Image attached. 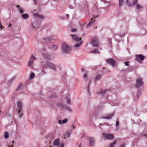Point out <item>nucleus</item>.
<instances>
[{
	"instance_id": "obj_1",
	"label": "nucleus",
	"mask_w": 147,
	"mask_h": 147,
	"mask_svg": "<svg viewBox=\"0 0 147 147\" xmlns=\"http://www.w3.org/2000/svg\"><path fill=\"white\" fill-rule=\"evenodd\" d=\"M71 50L69 46L65 43H63L62 45V52L63 53H68Z\"/></svg>"
},
{
	"instance_id": "obj_2",
	"label": "nucleus",
	"mask_w": 147,
	"mask_h": 147,
	"mask_svg": "<svg viewBox=\"0 0 147 147\" xmlns=\"http://www.w3.org/2000/svg\"><path fill=\"white\" fill-rule=\"evenodd\" d=\"M91 44L93 47H98L99 44L98 38L96 36L93 37Z\"/></svg>"
},
{
	"instance_id": "obj_3",
	"label": "nucleus",
	"mask_w": 147,
	"mask_h": 147,
	"mask_svg": "<svg viewBox=\"0 0 147 147\" xmlns=\"http://www.w3.org/2000/svg\"><path fill=\"white\" fill-rule=\"evenodd\" d=\"M143 83L142 82V79L141 78H139L136 80V84L135 85V87L137 88L141 86L143 84Z\"/></svg>"
},
{
	"instance_id": "obj_4",
	"label": "nucleus",
	"mask_w": 147,
	"mask_h": 147,
	"mask_svg": "<svg viewBox=\"0 0 147 147\" xmlns=\"http://www.w3.org/2000/svg\"><path fill=\"white\" fill-rule=\"evenodd\" d=\"M36 59L35 57L33 55H32L28 63V66H32L33 63V61L35 60Z\"/></svg>"
},
{
	"instance_id": "obj_5",
	"label": "nucleus",
	"mask_w": 147,
	"mask_h": 147,
	"mask_svg": "<svg viewBox=\"0 0 147 147\" xmlns=\"http://www.w3.org/2000/svg\"><path fill=\"white\" fill-rule=\"evenodd\" d=\"M106 61L108 63L113 67H114L116 64L115 61L112 58H109L107 59Z\"/></svg>"
},
{
	"instance_id": "obj_6",
	"label": "nucleus",
	"mask_w": 147,
	"mask_h": 147,
	"mask_svg": "<svg viewBox=\"0 0 147 147\" xmlns=\"http://www.w3.org/2000/svg\"><path fill=\"white\" fill-rule=\"evenodd\" d=\"M46 64L47 66L53 70L55 71L56 70L55 66L53 63L50 62H47L46 63Z\"/></svg>"
},
{
	"instance_id": "obj_7",
	"label": "nucleus",
	"mask_w": 147,
	"mask_h": 147,
	"mask_svg": "<svg viewBox=\"0 0 147 147\" xmlns=\"http://www.w3.org/2000/svg\"><path fill=\"white\" fill-rule=\"evenodd\" d=\"M144 57L142 55L140 54L136 56L135 59L136 61H139V60L142 61L144 59Z\"/></svg>"
},
{
	"instance_id": "obj_8",
	"label": "nucleus",
	"mask_w": 147,
	"mask_h": 147,
	"mask_svg": "<svg viewBox=\"0 0 147 147\" xmlns=\"http://www.w3.org/2000/svg\"><path fill=\"white\" fill-rule=\"evenodd\" d=\"M105 138L108 140H113L114 138V136L111 134H106L105 135Z\"/></svg>"
},
{
	"instance_id": "obj_9",
	"label": "nucleus",
	"mask_w": 147,
	"mask_h": 147,
	"mask_svg": "<svg viewBox=\"0 0 147 147\" xmlns=\"http://www.w3.org/2000/svg\"><path fill=\"white\" fill-rule=\"evenodd\" d=\"M53 39L51 36H49L47 38H44L43 39V42L45 43H47Z\"/></svg>"
},
{
	"instance_id": "obj_10",
	"label": "nucleus",
	"mask_w": 147,
	"mask_h": 147,
	"mask_svg": "<svg viewBox=\"0 0 147 147\" xmlns=\"http://www.w3.org/2000/svg\"><path fill=\"white\" fill-rule=\"evenodd\" d=\"M71 36L73 39L77 41H78L80 40L81 39V38H79L75 35L71 34Z\"/></svg>"
},
{
	"instance_id": "obj_11",
	"label": "nucleus",
	"mask_w": 147,
	"mask_h": 147,
	"mask_svg": "<svg viewBox=\"0 0 147 147\" xmlns=\"http://www.w3.org/2000/svg\"><path fill=\"white\" fill-rule=\"evenodd\" d=\"M114 113L110 114L108 115L106 117H101L102 119H111Z\"/></svg>"
},
{
	"instance_id": "obj_12",
	"label": "nucleus",
	"mask_w": 147,
	"mask_h": 147,
	"mask_svg": "<svg viewBox=\"0 0 147 147\" xmlns=\"http://www.w3.org/2000/svg\"><path fill=\"white\" fill-rule=\"evenodd\" d=\"M88 140L89 141L90 145L93 146L94 145L95 141L93 138H90Z\"/></svg>"
},
{
	"instance_id": "obj_13",
	"label": "nucleus",
	"mask_w": 147,
	"mask_h": 147,
	"mask_svg": "<svg viewBox=\"0 0 147 147\" xmlns=\"http://www.w3.org/2000/svg\"><path fill=\"white\" fill-rule=\"evenodd\" d=\"M42 55L43 57L47 59H49L51 58V57L50 55L46 53H42Z\"/></svg>"
},
{
	"instance_id": "obj_14",
	"label": "nucleus",
	"mask_w": 147,
	"mask_h": 147,
	"mask_svg": "<svg viewBox=\"0 0 147 147\" xmlns=\"http://www.w3.org/2000/svg\"><path fill=\"white\" fill-rule=\"evenodd\" d=\"M32 26L35 28H37L39 26V24L38 22H36L32 24Z\"/></svg>"
},
{
	"instance_id": "obj_15",
	"label": "nucleus",
	"mask_w": 147,
	"mask_h": 147,
	"mask_svg": "<svg viewBox=\"0 0 147 147\" xmlns=\"http://www.w3.org/2000/svg\"><path fill=\"white\" fill-rule=\"evenodd\" d=\"M60 142L59 139H57L55 140L53 142V145L54 146H58Z\"/></svg>"
},
{
	"instance_id": "obj_16",
	"label": "nucleus",
	"mask_w": 147,
	"mask_h": 147,
	"mask_svg": "<svg viewBox=\"0 0 147 147\" xmlns=\"http://www.w3.org/2000/svg\"><path fill=\"white\" fill-rule=\"evenodd\" d=\"M67 119H65L63 120L62 121L61 120H59L58 121V123L59 124H63L66 123L67 121Z\"/></svg>"
},
{
	"instance_id": "obj_17",
	"label": "nucleus",
	"mask_w": 147,
	"mask_h": 147,
	"mask_svg": "<svg viewBox=\"0 0 147 147\" xmlns=\"http://www.w3.org/2000/svg\"><path fill=\"white\" fill-rule=\"evenodd\" d=\"M17 105L18 107L20 109H21L22 108V102L20 101H18L17 102Z\"/></svg>"
},
{
	"instance_id": "obj_18",
	"label": "nucleus",
	"mask_w": 147,
	"mask_h": 147,
	"mask_svg": "<svg viewBox=\"0 0 147 147\" xmlns=\"http://www.w3.org/2000/svg\"><path fill=\"white\" fill-rule=\"evenodd\" d=\"M22 17L24 19H27L29 18V16L27 13L23 14L22 15Z\"/></svg>"
},
{
	"instance_id": "obj_19",
	"label": "nucleus",
	"mask_w": 147,
	"mask_h": 147,
	"mask_svg": "<svg viewBox=\"0 0 147 147\" xmlns=\"http://www.w3.org/2000/svg\"><path fill=\"white\" fill-rule=\"evenodd\" d=\"M102 77L101 76L100 74H98L94 78L95 81H97L100 79Z\"/></svg>"
},
{
	"instance_id": "obj_20",
	"label": "nucleus",
	"mask_w": 147,
	"mask_h": 147,
	"mask_svg": "<svg viewBox=\"0 0 147 147\" xmlns=\"http://www.w3.org/2000/svg\"><path fill=\"white\" fill-rule=\"evenodd\" d=\"M16 7L18 8V10L21 13L23 12L24 10L22 8L20 7L19 5H17Z\"/></svg>"
},
{
	"instance_id": "obj_21",
	"label": "nucleus",
	"mask_w": 147,
	"mask_h": 147,
	"mask_svg": "<svg viewBox=\"0 0 147 147\" xmlns=\"http://www.w3.org/2000/svg\"><path fill=\"white\" fill-rule=\"evenodd\" d=\"M117 140H115L113 143H111L109 145V147H113L115 144L117 143Z\"/></svg>"
},
{
	"instance_id": "obj_22",
	"label": "nucleus",
	"mask_w": 147,
	"mask_h": 147,
	"mask_svg": "<svg viewBox=\"0 0 147 147\" xmlns=\"http://www.w3.org/2000/svg\"><path fill=\"white\" fill-rule=\"evenodd\" d=\"M4 137L5 139H7L9 138V134L8 132L6 131L4 134Z\"/></svg>"
},
{
	"instance_id": "obj_23",
	"label": "nucleus",
	"mask_w": 147,
	"mask_h": 147,
	"mask_svg": "<svg viewBox=\"0 0 147 147\" xmlns=\"http://www.w3.org/2000/svg\"><path fill=\"white\" fill-rule=\"evenodd\" d=\"M34 15L35 16H36L37 17L41 19L43 18V16H42V15H39L37 14H34Z\"/></svg>"
},
{
	"instance_id": "obj_24",
	"label": "nucleus",
	"mask_w": 147,
	"mask_h": 147,
	"mask_svg": "<svg viewBox=\"0 0 147 147\" xmlns=\"http://www.w3.org/2000/svg\"><path fill=\"white\" fill-rule=\"evenodd\" d=\"M107 91H110V90L109 89L107 90ZM106 90H105L103 91H101L100 92V94H102V96H104L105 95V93L106 92Z\"/></svg>"
},
{
	"instance_id": "obj_25",
	"label": "nucleus",
	"mask_w": 147,
	"mask_h": 147,
	"mask_svg": "<svg viewBox=\"0 0 147 147\" xmlns=\"http://www.w3.org/2000/svg\"><path fill=\"white\" fill-rule=\"evenodd\" d=\"M90 53H99V52L98 51V49H95L93 51H91L90 52Z\"/></svg>"
},
{
	"instance_id": "obj_26",
	"label": "nucleus",
	"mask_w": 147,
	"mask_h": 147,
	"mask_svg": "<svg viewBox=\"0 0 147 147\" xmlns=\"http://www.w3.org/2000/svg\"><path fill=\"white\" fill-rule=\"evenodd\" d=\"M15 77L9 80L8 82V84L10 85L13 82V81L15 79Z\"/></svg>"
},
{
	"instance_id": "obj_27",
	"label": "nucleus",
	"mask_w": 147,
	"mask_h": 147,
	"mask_svg": "<svg viewBox=\"0 0 147 147\" xmlns=\"http://www.w3.org/2000/svg\"><path fill=\"white\" fill-rule=\"evenodd\" d=\"M141 92L140 90H139L138 91L137 95V98H139L141 95Z\"/></svg>"
},
{
	"instance_id": "obj_28",
	"label": "nucleus",
	"mask_w": 147,
	"mask_h": 147,
	"mask_svg": "<svg viewBox=\"0 0 147 147\" xmlns=\"http://www.w3.org/2000/svg\"><path fill=\"white\" fill-rule=\"evenodd\" d=\"M22 84L21 83H20L18 86L17 88L16 89V90L17 91H18L19 90V89H20L22 87Z\"/></svg>"
},
{
	"instance_id": "obj_29",
	"label": "nucleus",
	"mask_w": 147,
	"mask_h": 147,
	"mask_svg": "<svg viewBox=\"0 0 147 147\" xmlns=\"http://www.w3.org/2000/svg\"><path fill=\"white\" fill-rule=\"evenodd\" d=\"M34 74L33 73H31L30 76V79H32L34 78Z\"/></svg>"
},
{
	"instance_id": "obj_30",
	"label": "nucleus",
	"mask_w": 147,
	"mask_h": 147,
	"mask_svg": "<svg viewBox=\"0 0 147 147\" xmlns=\"http://www.w3.org/2000/svg\"><path fill=\"white\" fill-rule=\"evenodd\" d=\"M82 44V42H80V43L76 44L74 45V47H79L81 46Z\"/></svg>"
},
{
	"instance_id": "obj_31",
	"label": "nucleus",
	"mask_w": 147,
	"mask_h": 147,
	"mask_svg": "<svg viewBox=\"0 0 147 147\" xmlns=\"http://www.w3.org/2000/svg\"><path fill=\"white\" fill-rule=\"evenodd\" d=\"M123 3V1H119V6L120 7H121Z\"/></svg>"
},
{
	"instance_id": "obj_32",
	"label": "nucleus",
	"mask_w": 147,
	"mask_h": 147,
	"mask_svg": "<svg viewBox=\"0 0 147 147\" xmlns=\"http://www.w3.org/2000/svg\"><path fill=\"white\" fill-rule=\"evenodd\" d=\"M91 82V81L90 80L89 82V84L88 85V86L87 87L88 88V93H89L90 92H89V86H90V84Z\"/></svg>"
},
{
	"instance_id": "obj_33",
	"label": "nucleus",
	"mask_w": 147,
	"mask_h": 147,
	"mask_svg": "<svg viewBox=\"0 0 147 147\" xmlns=\"http://www.w3.org/2000/svg\"><path fill=\"white\" fill-rule=\"evenodd\" d=\"M70 135V133L69 132H66L65 134V136L66 137H69Z\"/></svg>"
},
{
	"instance_id": "obj_34",
	"label": "nucleus",
	"mask_w": 147,
	"mask_h": 147,
	"mask_svg": "<svg viewBox=\"0 0 147 147\" xmlns=\"http://www.w3.org/2000/svg\"><path fill=\"white\" fill-rule=\"evenodd\" d=\"M142 7L139 4H136V8L137 9H140Z\"/></svg>"
},
{
	"instance_id": "obj_35",
	"label": "nucleus",
	"mask_w": 147,
	"mask_h": 147,
	"mask_svg": "<svg viewBox=\"0 0 147 147\" xmlns=\"http://www.w3.org/2000/svg\"><path fill=\"white\" fill-rule=\"evenodd\" d=\"M58 147H64V144L63 143H61L58 145Z\"/></svg>"
},
{
	"instance_id": "obj_36",
	"label": "nucleus",
	"mask_w": 147,
	"mask_h": 147,
	"mask_svg": "<svg viewBox=\"0 0 147 147\" xmlns=\"http://www.w3.org/2000/svg\"><path fill=\"white\" fill-rule=\"evenodd\" d=\"M137 0H134V1L133 2V5H136V4H137Z\"/></svg>"
},
{
	"instance_id": "obj_37",
	"label": "nucleus",
	"mask_w": 147,
	"mask_h": 147,
	"mask_svg": "<svg viewBox=\"0 0 147 147\" xmlns=\"http://www.w3.org/2000/svg\"><path fill=\"white\" fill-rule=\"evenodd\" d=\"M92 22L91 21L89 22V24L87 25L88 27L90 26L92 24Z\"/></svg>"
},
{
	"instance_id": "obj_38",
	"label": "nucleus",
	"mask_w": 147,
	"mask_h": 147,
	"mask_svg": "<svg viewBox=\"0 0 147 147\" xmlns=\"http://www.w3.org/2000/svg\"><path fill=\"white\" fill-rule=\"evenodd\" d=\"M83 78H84V79H87V78H88V76H87V74H84V76H83Z\"/></svg>"
},
{
	"instance_id": "obj_39",
	"label": "nucleus",
	"mask_w": 147,
	"mask_h": 147,
	"mask_svg": "<svg viewBox=\"0 0 147 147\" xmlns=\"http://www.w3.org/2000/svg\"><path fill=\"white\" fill-rule=\"evenodd\" d=\"M71 31L72 32H74L77 31V29L76 28H73L71 30Z\"/></svg>"
},
{
	"instance_id": "obj_40",
	"label": "nucleus",
	"mask_w": 147,
	"mask_h": 147,
	"mask_svg": "<svg viewBox=\"0 0 147 147\" xmlns=\"http://www.w3.org/2000/svg\"><path fill=\"white\" fill-rule=\"evenodd\" d=\"M67 103L68 104H70L71 100L69 98H67Z\"/></svg>"
},
{
	"instance_id": "obj_41",
	"label": "nucleus",
	"mask_w": 147,
	"mask_h": 147,
	"mask_svg": "<svg viewBox=\"0 0 147 147\" xmlns=\"http://www.w3.org/2000/svg\"><path fill=\"white\" fill-rule=\"evenodd\" d=\"M119 122L118 121H117L116 123V125L117 127H118L119 125Z\"/></svg>"
},
{
	"instance_id": "obj_42",
	"label": "nucleus",
	"mask_w": 147,
	"mask_h": 147,
	"mask_svg": "<svg viewBox=\"0 0 147 147\" xmlns=\"http://www.w3.org/2000/svg\"><path fill=\"white\" fill-rule=\"evenodd\" d=\"M129 63V61L125 62V65L126 66H129V65H128V63Z\"/></svg>"
},
{
	"instance_id": "obj_43",
	"label": "nucleus",
	"mask_w": 147,
	"mask_h": 147,
	"mask_svg": "<svg viewBox=\"0 0 147 147\" xmlns=\"http://www.w3.org/2000/svg\"><path fill=\"white\" fill-rule=\"evenodd\" d=\"M125 145V144H122L120 145V147H124Z\"/></svg>"
},
{
	"instance_id": "obj_44",
	"label": "nucleus",
	"mask_w": 147,
	"mask_h": 147,
	"mask_svg": "<svg viewBox=\"0 0 147 147\" xmlns=\"http://www.w3.org/2000/svg\"><path fill=\"white\" fill-rule=\"evenodd\" d=\"M143 136L147 138V130L146 132L143 135Z\"/></svg>"
},
{
	"instance_id": "obj_45",
	"label": "nucleus",
	"mask_w": 147,
	"mask_h": 147,
	"mask_svg": "<svg viewBox=\"0 0 147 147\" xmlns=\"http://www.w3.org/2000/svg\"><path fill=\"white\" fill-rule=\"evenodd\" d=\"M53 48L55 49H56L57 48V46L56 45H53Z\"/></svg>"
},
{
	"instance_id": "obj_46",
	"label": "nucleus",
	"mask_w": 147,
	"mask_h": 147,
	"mask_svg": "<svg viewBox=\"0 0 147 147\" xmlns=\"http://www.w3.org/2000/svg\"><path fill=\"white\" fill-rule=\"evenodd\" d=\"M3 27L1 24V23L0 22V28H1V29H3Z\"/></svg>"
},
{
	"instance_id": "obj_47",
	"label": "nucleus",
	"mask_w": 147,
	"mask_h": 147,
	"mask_svg": "<svg viewBox=\"0 0 147 147\" xmlns=\"http://www.w3.org/2000/svg\"><path fill=\"white\" fill-rule=\"evenodd\" d=\"M104 125L106 126H108L109 125V124L108 123H104Z\"/></svg>"
},
{
	"instance_id": "obj_48",
	"label": "nucleus",
	"mask_w": 147,
	"mask_h": 147,
	"mask_svg": "<svg viewBox=\"0 0 147 147\" xmlns=\"http://www.w3.org/2000/svg\"><path fill=\"white\" fill-rule=\"evenodd\" d=\"M81 70L82 71L84 72V68H82L81 69Z\"/></svg>"
},
{
	"instance_id": "obj_49",
	"label": "nucleus",
	"mask_w": 147,
	"mask_h": 147,
	"mask_svg": "<svg viewBox=\"0 0 147 147\" xmlns=\"http://www.w3.org/2000/svg\"><path fill=\"white\" fill-rule=\"evenodd\" d=\"M58 67H59V70H61V66L60 65H58Z\"/></svg>"
},
{
	"instance_id": "obj_50",
	"label": "nucleus",
	"mask_w": 147,
	"mask_h": 147,
	"mask_svg": "<svg viewBox=\"0 0 147 147\" xmlns=\"http://www.w3.org/2000/svg\"><path fill=\"white\" fill-rule=\"evenodd\" d=\"M66 17L68 19V18L69 17V15L68 14H67L66 15Z\"/></svg>"
},
{
	"instance_id": "obj_51",
	"label": "nucleus",
	"mask_w": 147,
	"mask_h": 147,
	"mask_svg": "<svg viewBox=\"0 0 147 147\" xmlns=\"http://www.w3.org/2000/svg\"><path fill=\"white\" fill-rule=\"evenodd\" d=\"M69 7L70 9H72V6L71 5H70L69 6Z\"/></svg>"
},
{
	"instance_id": "obj_52",
	"label": "nucleus",
	"mask_w": 147,
	"mask_h": 147,
	"mask_svg": "<svg viewBox=\"0 0 147 147\" xmlns=\"http://www.w3.org/2000/svg\"><path fill=\"white\" fill-rule=\"evenodd\" d=\"M126 3H127V4L128 3H129V1L128 0H126Z\"/></svg>"
},
{
	"instance_id": "obj_53",
	"label": "nucleus",
	"mask_w": 147,
	"mask_h": 147,
	"mask_svg": "<svg viewBox=\"0 0 147 147\" xmlns=\"http://www.w3.org/2000/svg\"><path fill=\"white\" fill-rule=\"evenodd\" d=\"M111 39H109V42H110V43L111 44Z\"/></svg>"
},
{
	"instance_id": "obj_54",
	"label": "nucleus",
	"mask_w": 147,
	"mask_h": 147,
	"mask_svg": "<svg viewBox=\"0 0 147 147\" xmlns=\"http://www.w3.org/2000/svg\"><path fill=\"white\" fill-rule=\"evenodd\" d=\"M21 109H19V111H18V113H20V112H21Z\"/></svg>"
},
{
	"instance_id": "obj_55",
	"label": "nucleus",
	"mask_w": 147,
	"mask_h": 147,
	"mask_svg": "<svg viewBox=\"0 0 147 147\" xmlns=\"http://www.w3.org/2000/svg\"><path fill=\"white\" fill-rule=\"evenodd\" d=\"M11 26V24H9V26H8V27H10Z\"/></svg>"
},
{
	"instance_id": "obj_56",
	"label": "nucleus",
	"mask_w": 147,
	"mask_h": 147,
	"mask_svg": "<svg viewBox=\"0 0 147 147\" xmlns=\"http://www.w3.org/2000/svg\"><path fill=\"white\" fill-rule=\"evenodd\" d=\"M22 115H19V117H20V118H21V116H22Z\"/></svg>"
},
{
	"instance_id": "obj_57",
	"label": "nucleus",
	"mask_w": 147,
	"mask_h": 147,
	"mask_svg": "<svg viewBox=\"0 0 147 147\" xmlns=\"http://www.w3.org/2000/svg\"><path fill=\"white\" fill-rule=\"evenodd\" d=\"M145 48L146 49H147V45L145 46Z\"/></svg>"
},
{
	"instance_id": "obj_58",
	"label": "nucleus",
	"mask_w": 147,
	"mask_h": 147,
	"mask_svg": "<svg viewBox=\"0 0 147 147\" xmlns=\"http://www.w3.org/2000/svg\"><path fill=\"white\" fill-rule=\"evenodd\" d=\"M45 51V49H44L42 51V52H44Z\"/></svg>"
},
{
	"instance_id": "obj_59",
	"label": "nucleus",
	"mask_w": 147,
	"mask_h": 147,
	"mask_svg": "<svg viewBox=\"0 0 147 147\" xmlns=\"http://www.w3.org/2000/svg\"><path fill=\"white\" fill-rule=\"evenodd\" d=\"M45 67H45V66H43V68H45Z\"/></svg>"
},
{
	"instance_id": "obj_60",
	"label": "nucleus",
	"mask_w": 147,
	"mask_h": 147,
	"mask_svg": "<svg viewBox=\"0 0 147 147\" xmlns=\"http://www.w3.org/2000/svg\"><path fill=\"white\" fill-rule=\"evenodd\" d=\"M68 110L69 111H70V109L69 108Z\"/></svg>"
},
{
	"instance_id": "obj_61",
	"label": "nucleus",
	"mask_w": 147,
	"mask_h": 147,
	"mask_svg": "<svg viewBox=\"0 0 147 147\" xmlns=\"http://www.w3.org/2000/svg\"><path fill=\"white\" fill-rule=\"evenodd\" d=\"M81 144H80V145H79V147H81Z\"/></svg>"
},
{
	"instance_id": "obj_62",
	"label": "nucleus",
	"mask_w": 147,
	"mask_h": 147,
	"mask_svg": "<svg viewBox=\"0 0 147 147\" xmlns=\"http://www.w3.org/2000/svg\"><path fill=\"white\" fill-rule=\"evenodd\" d=\"M1 55V53L0 52V56Z\"/></svg>"
},
{
	"instance_id": "obj_63",
	"label": "nucleus",
	"mask_w": 147,
	"mask_h": 147,
	"mask_svg": "<svg viewBox=\"0 0 147 147\" xmlns=\"http://www.w3.org/2000/svg\"><path fill=\"white\" fill-rule=\"evenodd\" d=\"M123 0H119V1H123Z\"/></svg>"
},
{
	"instance_id": "obj_64",
	"label": "nucleus",
	"mask_w": 147,
	"mask_h": 147,
	"mask_svg": "<svg viewBox=\"0 0 147 147\" xmlns=\"http://www.w3.org/2000/svg\"><path fill=\"white\" fill-rule=\"evenodd\" d=\"M12 142H13V143H14V141H12Z\"/></svg>"
}]
</instances>
